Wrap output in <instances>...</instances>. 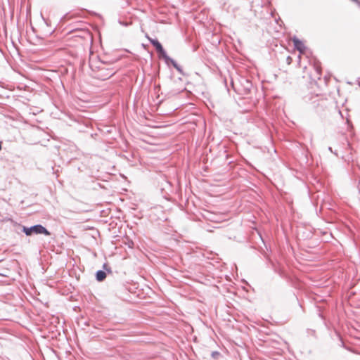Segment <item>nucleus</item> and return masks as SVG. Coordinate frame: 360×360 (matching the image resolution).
<instances>
[{
	"label": "nucleus",
	"mask_w": 360,
	"mask_h": 360,
	"mask_svg": "<svg viewBox=\"0 0 360 360\" xmlns=\"http://www.w3.org/2000/svg\"><path fill=\"white\" fill-rule=\"evenodd\" d=\"M286 62L288 65H290L292 62V58L291 56H288L286 58Z\"/></svg>",
	"instance_id": "obj_6"
},
{
	"label": "nucleus",
	"mask_w": 360,
	"mask_h": 360,
	"mask_svg": "<svg viewBox=\"0 0 360 360\" xmlns=\"http://www.w3.org/2000/svg\"><path fill=\"white\" fill-rule=\"evenodd\" d=\"M301 55H302V54H300V55H299V56H298L299 60H300V59H301Z\"/></svg>",
	"instance_id": "obj_10"
},
{
	"label": "nucleus",
	"mask_w": 360,
	"mask_h": 360,
	"mask_svg": "<svg viewBox=\"0 0 360 360\" xmlns=\"http://www.w3.org/2000/svg\"><path fill=\"white\" fill-rule=\"evenodd\" d=\"M292 41L294 44L295 48L300 52V53L304 54L307 50V47L304 42L296 37L292 38Z\"/></svg>",
	"instance_id": "obj_1"
},
{
	"label": "nucleus",
	"mask_w": 360,
	"mask_h": 360,
	"mask_svg": "<svg viewBox=\"0 0 360 360\" xmlns=\"http://www.w3.org/2000/svg\"><path fill=\"white\" fill-rule=\"evenodd\" d=\"M32 233L35 234H44L49 236L50 232L43 226L39 224L32 226Z\"/></svg>",
	"instance_id": "obj_2"
},
{
	"label": "nucleus",
	"mask_w": 360,
	"mask_h": 360,
	"mask_svg": "<svg viewBox=\"0 0 360 360\" xmlns=\"http://www.w3.org/2000/svg\"><path fill=\"white\" fill-rule=\"evenodd\" d=\"M316 70H317V72H318L319 75H321V67H320L319 65H317V66L316 67Z\"/></svg>",
	"instance_id": "obj_7"
},
{
	"label": "nucleus",
	"mask_w": 360,
	"mask_h": 360,
	"mask_svg": "<svg viewBox=\"0 0 360 360\" xmlns=\"http://www.w3.org/2000/svg\"><path fill=\"white\" fill-rule=\"evenodd\" d=\"M106 278V274L103 271H98L96 273V279L98 281H102Z\"/></svg>",
	"instance_id": "obj_4"
},
{
	"label": "nucleus",
	"mask_w": 360,
	"mask_h": 360,
	"mask_svg": "<svg viewBox=\"0 0 360 360\" xmlns=\"http://www.w3.org/2000/svg\"><path fill=\"white\" fill-rule=\"evenodd\" d=\"M302 77H303L304 79V78H306V77H307V78H308V79H312V77H311V75H309V74H308V73H307V76L304 75Z\"/></svg>",
	"instance_id": "obj_8"
},
{
	"label": "nucleus",
	"mask_w": 360,
	"mask_h": 360,
	"mask_svg": "<svg viewBox=\"0 0 360 360\" xmlns=\"http://www.w3.org/2000/svg\"><path fill=\"white\" fill-rule=\"evenodd\" d=\"M150 42L155 47L158 52L162 53L164 52V49L161 45V44L157 40L153 39L150 37H148Z\"/></svg>",
	"instance_id": "obj_3"
},
{
	"label": "nucleus",
	"mask_w": 360,
	"mask_h": 360,
	"mask_svg": "<svg viewBox=\"0 0 360 360\" xmlns=\"http://www.w3.org/2000/svg\"><path fill=\"white\" fill-rule=\"evenodd\" d=\"M22 231L28 236H31L33 233L32 227L27 228V227L23 226Z\"/></svg>",
	"instance_id": "obj_5"
},
{
	"label": "nucleus",
	"mask_w": 360,
	"mask_h": 360,
	"mask_svg": "<svg viewBox=\"0 0 360 360\" xmlns=\"http://www.w3.org/2000/svg\"><path fill=\"white\" fill-rule=\"evenodd\" d=\"M352 1L360 5V1L359 0H352Z\"/></svg>",
	"instance_id": "obj_9"
}]
</instances>
